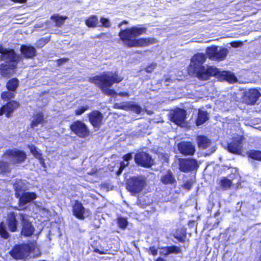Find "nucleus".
<instances>
[{
    "mask_svg": "<svg viewBox=\"0 0 261 261\" xmlns=\"http://www.w3.org/2000/svg\"><path fill=\"white\" fill-rule=\"evenodd\" d=\"M206 57L203 53H196L191 59L189 65L190 71L201 81H207L212 76L216 77L218 81H225L230 84L234 83L238 80L233 73L229 71H220L213 66L205 67L203 64L205 62Z\"/></svg>",
    "mask_w": 261,
    "mask_h": 261,
    "instance_id": "obj_1",
    "label": "nucleus"
},
{
    "mask_svg": "<svg viewBox=\"0 0 261 261\" xmlns=\"http://www.w3.org/2000/svg\"><path fill=\"white\" fill-rule=\"evenodd\" d=\"M147 28L142 26H133L121 29L118 33L119 40L127 47H145L154 44L158 40L153 37L136 38L146 34Z\"/></svg>",
    "mask_w": 261,
    "mask_h": 261,
    "instance_id": "obj_2",
    "label": "nucleus"
},
{
    "mask_svg": "<svg viewBox=\"0 0 261 261\" xmlns=\"http://www.w3.org/2000/svg\"><path fill=\"white\" fill-rule=\"evenodd\" d=\"M123 80V77L117 71H105L90 77L89 81L99 88L105 95L111 96L118 95L121 97H128L129 94L127 92L117 93L114 89H110L114 84H118Z\"/></svg>",
    "mask_w": 261,
    "mask_h": 261,
    "instance_id": "obj_3",
    "label": "nucleus"
},
{
    "mask_svg": "<svg viewBox=\"0 0 261 261\" xmlns=\"http://www.w3.org/2000/svg\"><path fill=\"white\" fill-rule=\"evenodd\" d=\"M0 54V60L5 61L0 64V75L2 77L9 78L15 73L21 57L14 49L4 47L2 44Z\"/></svg>",
    "mask_w": 261,
    "mask_h": 261,
    "instance_id": "obj_4",
    "label": "nucleus"
},
{
    "mask_svg": "<svg viewBox=\"0 0 261 261\" xmlns=\"http://www.w3.org/2000/svg\"><path fill=\"white\" fill-rule=\"evenodd\" d=\"M2 157L7 160L11 166H17L25 162L27 159L26 152L16 148L6 149Z\"/></svg>",
    "mask_w": 261,
    "mask_h": 261,
    "instance_id": "obj_5",
    "label": "nucleus"
},
{
    "mask_svg": "<svg viewBox=\"0 0 261 261\" xmlns=\"http://www.w3.org/2000/svg\"><path fill=\"white\" fill-rule=\"evenodd\" d=\"M34 251V246L29 243H23L14 245L9 253L14 259L22 260L27 259Z\"/></svg>",
    "mask_w": 261,
    "mask_h": 261,
    "instance_id": "obj_6",
    "label": "nucleus"
},
{
    "mask_svg": "<svg viewBox=\"0 0 261 261\" xmlns=\"http://www.w3.org/2000/svg\"><path fill=\"white\" fill-rule=\"evenodd\" d=\"M146 186V179L143 176L130 177L126 182V188L132 194L141 192Z\"/></svg>",
    "mask_w": 261,
    "mask_h": 261,
    "instance_id": "obj_7",
    "label": "nucleus"
},
{
    "mask_svg": "<svg viewBox=\"0 0 261 261\" xmlns=\"http://www.w3.org/2000/svg\"><path fill=\"white\" fill-rule=\"evenodd\" d=\"M19 86V81L17 77H12L9 79L6 83L5 87L6 91H3L1 93V98L3 101H8L15 97L17 89Z\"/></svg>",
    "mask_w": 261,
    "mask_h": 261,
    "instance_id": "obj_8",
    "label": "nucleus"
},
{
    "mask_svg": "<svg viewBox=\"0 0 261 261\" xmlns=\"http://www.w3.org/2000/svg\"><path fill=\"white\" fill-rule=\"evenodd\" d=\"M69 128L71 132L81 138H87L90 135V131L86 124L80 120L72 122Z\"/></svg>",
    "mask_w": 261,
    "mask_h": 261,
    "instance_id": "obj_9",
    "label": "nucleus"
},
{
    "mask_svg": "<svg viewBox=\"0 0 261 261\" xmlns=\"http://www.w3.org/2000/svg\"><path fill=\"white\" fill-rule=\"evenodd\" d=\"M134 160L135 163L140 167L149 168L154 164V160L151 155L148 153L140 151L135 154Z\"/></svg>",
    "mask_w": 261,
    "mask_h": 261,
    "instance_id": "obj_10",
    "label": "nucleus"
},
{
    "mask_svg": "<svg viewBox=\"0 0 261 261\" xmlns=\"http://www.w3.org/2000/svg\"><path fill=\"white\" fill-rule=\"evenodd\" d=\"M244 137L241 135H237L232 137L227 143V150L234 154H241L243 150V142Z\"/></svg>",
    "mask_w": 261,
    "mask_h": 261,
    "instance_id": "obj_11",
    "label": "nucleus"
},
{
    "mask_svg": "<svg viewBox=\"0 0 261 261\" xmlns=\"http://www.w3.org/2000/svg\"><path fill=\"white\" fill-rule=\"evenodd\" d=\"M0 107V116L5 115L7 118L11 117L14 112L19 108L20 104L19 101L10 99Z\"/></svg>",
    "mask_w": 261,
    "mask_h": 261,
    "instance_id": "obj_12",
    "label": "nucleus"
},
{
    "mask_svg": "<svg viewBox=\"0 0 261 261\" xmlns=\"http://www.w3.org/2000/svg\"><path fill=\"white\" fill-rule=\"evenodd\" d=\"M187 111L182 108H177L172 110L170 114V120L178 126L184 124L187 119Z\"/></svg>",
    "mask_w": 261,
    "mask_h": 261,
    "instance_id": "obj_13",
    "label": "nucleus"
},
{
    "mask_svg": "<svg viewBox=\"0 0 261 261\" xmlns=\"http://www.w3.org/2000/svg\"><path fill=\"white\" fill-rule=\"evenodd\" d=\"M18 215L22 225L21 234L25 237L31 236L35 231V228L32 223L27 218L25 214L19 213Z\"/></svg>",
    "mask_w": 261,
    "mask_h": 261,
    "instance_id": "obj_14",
    "label": "nucleus"
},
{
    "mask_svg": "<svg viewBox=\"0 0 261 261\" xmlns=\"http://www.w3.org/2000/svg\"><path fill=\"white\" fill-rule=\"evenodd\" d=\"M179 169L184 172H189L197 169L199 165L196 159L186 158L179 159Z\"/></svg>",
    "mask_w": 261,
    "mask_h": 261,
    "instance_id": "obj_15",
    "label": "nucleus"
},
{
    "mask_svg": "<svg viewBox=\"0 0 261 261\" xmlns=\"http://www.w3.org/2000/svg\"><path fill=\"white\" fill-rule=\"evenodd\" d=\"M179 152L185 156H192L195 152V146L190 141H182L177 144Z\"/></svg>",
    "mask_w": 261,
    "mask_h": 261,
    "instance_id": "obj_16",
    "label": "nucleus"
},
{
    "mask_svg": "<svg viewBox=\"0 0 261 261\" xmlns=\"http://www.w3.org/2000/svg\"><path fill=\"white\" fill-rule=\"evenodd\" d=\"M89 122L94 127L99 128L102 124L103 115L98 110H93L88 114Z\"/></svg>",
    "mask_w": 261,
    "mask_h": 261,
    "instance_id": "obj_17",
    "label": "nucleus"
},
{
    "mask_svg": "<svg viewBox=\"0 0 261 261\" xmlns=\"http://www.w3.org/2000/svg\"><path fill=\"white\" fill-rule=\"evenodd\" d=\"M6 222L10 232H14L17 231L18 221L15 212H10L7 214Z\"/></svg>",
    "mask_w": 261,
    "mask_h": 261,
    "instance_id": "obj_18",
    "label": "nucleus"
},
{
    "mask_svg": "<svg viewBox=\"0 0 261 261\" xmlns=\"http://www.w3.org/2000/svg\"><path fill=\"white\" fill-rule=\"evenodd\" d=\"M19 50L21 54V60L22 58L32 59L37 56L35 47L31 45L21 44Z\"/></svg>",
    "mask_w": 261,
    "mask_h": 261,
    "instance_id": "obj_19",
    "label": "nucleus"
},
{
    "mask_svg": "<svg viewBox=\"0 0 261 261\" xmlns=\"http://www.w3.org/2000/svg\"><path fill=\"white\" fill-rule=\"evenodd\" d=\"M37 195L35 192H24L18 198V204L19 206H23L26 204L35 200Z\"/></svg>",
    "mask_w": 261,
    "mask_h": 261,
    "instance_id": "obj_20",
    "label": "nucleus"
},
{
    "mask_svg": "<svg viewBox=\"0 0 261 261\" xmlns=\"http://www.w3.org/2000/svg\"><path fill=\"white\" fill-rule=\"evenodd\" d=\"M72 212L73 215L76 218L80 220H84L85 219V208L80 201L78 200L74 201L72 205Z\"/></svg>",
    "mask_w": 261,
    "mask_h": 261,
    "instance_id": "obj_21",
    "label": "nucleus"
},
{
    "mask_svg": "<svg viewBox=\"0 0 261 261\" xmlns=\"http://www.w3.org/2000/svg\"><path fill=\"white\" fill-rule=\"evenodd\" d=\"M260 96L261 94L257 89H250L246 94V102L249 105H254Z\"/></svg>",
    "mask_w": 261,
    "mask_h": 261,
    "instance_id": "obj_22",
    "label": "nucleus"
},
{
    "mask_svg": "<svg viewBox=\"0 0 261 261\" xmlns=\"http://www.w3.org/2000/svg\"><path fill=\"white\" fill-rule=\"evenodd\" d=\"M27 147L29 149L33 155L39 161L42 167H45V160L43 156L41 151L38 149L34 145H28Z\"/></svg>",
    "mask_w": 261,
    "mask_h": 261,
    "instance_id": "obj_23",
    "label": "nucleus"
},
{
    "mask_svg": "<svg viewBox=\"0 0 261 261\" xmlns=\"http://www.w3.org/2000/svg\"><path fill=\"white\" fill-rule=\"evenodd\" d=\"M187 234V228L185 227H180L175 229L173 236L179 242L184 243L186 241Z\"/></svg>",
    "mask_w": 261,
    "mask_h": 261,
    "instance_id": "obj_24",
    "label": "nucleus"
},
{
    "mask_svg": "<svg viewBox=\"0 0 261 261\" xmlns=\"http://www.w3.org/2000/svg\"><path fill=\"white\" fill-rule=\"evenodd\" d=\"M209 119V114L206 110H199L197 118L195 120V124L199 126L204 123Z\"/></svg>",
    "mask_w": 261,
    "mask_h": 261,
    "instance_id": "obj_25",
    "label": "nucleus"
},
{
    "mask_svg": "<svg viewBox=\"0 0 261 261\" xmlns=\"http://www.w3.org/2000/svg\"><path fill=\"white\" fill-rule=\"evenodd\" d=\"M161 181L164 185H173L176 182V179L170 170H168L166 173L162 175Z\"/></svg>",
    "mask_w": 261,
    "mask_h": 261,
    "instance_id": "obj_26",
    "label": "nucleus"
},
{
    "mask_svg": "<svg viewBox=\"0 0 261 261\" xmlns=\"http://www.w3.org/2000/svg\"><path fill=\"white\" fill-rule=\"evenodd\" d=\"M12 168L7 160H0V174L5 175L11 173Z\"/></svg>",
    "mask_w": 261,
    "mask_h": 261,
    "instance_id": "obj_27",
    "label": "nucleus"
},
{
    "mask_svg": "<svg viewBox=\"0 0 261 261\" xmlns=\"http://www.w3.org/2000/svg\"><path fill=\"white\" fill-rule=\"evenodd\" d=\"M197 143L199 147L206 149L210 146L211 141L205 136H199L197 137Z\"/></svg>",
    "mask_w": 261,
    "mask_h": 261,
    "instance_id": "obj_28",
    "label": "nucleus"
},
{
    "mask_svg": "<svg viewBox=\"0 0 261 261\" xmlns=\"http://www.w3.org/2000/svg\"><path fill=\"white\" fill-rule=\"evenodd\" d=\"M160 249L161 250H166V253H165V255H169L172 253L178 254L181 253L180 248L175 245L162 247Z\"/></svg>",
    "mask_w": 261,
    "mask_h": 261,
    "instance_id": "obj_29",
    "label": "nucleus"
},
{
    "mask_svg": "<svg viewBox=\"0 0 261 261\" xmlns=\"http://www.w3.org/2000/svg\"><path fill=\"white\" fill-rule=\"evenodd\" d=\"M85 22L88 28H96L98 26V20L97 17L92 15L85 19Z\"/></svg>",
    "mask_w": 261,
    "mask_h": 261,
    "instance_id": "obj_30",
    "label": "nucleus"
},
{
    "mask_svg": "<svg viewBox=\"0 0 261 261\" xmlns=\"http://www.w3.org/2000/svg\"><path fill=\"white\" fill-rule=\"evenodd\" d=\"M44 121V116L43 113L39 112L36 114L34 118L31 121L30 125L31 127L37 126L39 124L41 123Z\"/></svg>",
    "mask_w": 261,
    "mask_h": 261,
    "instance_id": "obj_31",
    "label": "nucleus"
},
{
    "mask_svg": "<svg viewBox=\"0 0 261 261\" xmlns=\"http://www.w3.org/2000/svg\"><path fill=\"white\" fill-rule=\"evenodd\" d=\"M219 185L223 190H226L230 188L232 185V181L226 177H222L219 181Z\"/></svg>",
    "mask_w": 261,
    "mask_h": 261,
    "instance_id": "obj_32",
    "label": "nucleus"
},
{
    "mask_svg": "<svg viewBox=\"0 0 261 261\" xmlns=\"http://www.w3.org/2000/svg\"><path fill=\"white\" fill-rule=\"evenodd\" d=\"M247 155L249 158L254 160L261 161V151L255 149H251L247 152Z\"/></svg>",
    "mask_w": 261,
    "mask_h": 261,
    "instance_id": "obj_33",
    "label": "nucleus"
},
{
    "mask_svg": "<svg viewBox=\"0 0 261 261\" xmlns=\"http://www.w3.org/2000/svg\"><path fill=\"white\" fill-rule=\"evenodd\" d=\"M56 23V26L61 27L64 22V20L67 18L65 16H59L58 14H54L50 17Z\"/></svg>",
    "mask_w": 261,
    "mask_h": 261,
    "instance_id": "obj_34",
    "label": "nucleus"
},
{
    "mask_svg": "<svg viewBox=\"0 0 261 261\" xmlns=\"http://www.w3.org/2000/svg\"><path fill=\"white\" fill-rule=\"evenodd\" d=\"M227 49L225 48H222L219 50H218L217 49L214 60H223L227 56Z\"/></svg>",
    "mask_w": 261,
    "mask_h": 261,
    "instance_id": "obj_35",
    "label": "nucleus"
},
{
    "mask_svg": "<svg viewBox=\"0 0 261 261\" xmlns=\"http://www.w3.org/2000/svg\"><path fill=\"white\" fill-rule=\"evenodd\" d=\"M50 36L40 38L36 42L35 45L36 47L38 48H41L43 47L50 41Z\"/></svg>",
    "mask_w": 261,
    "mask_h": 261,
    "instance_id": "obj_36",
    "label": "nucleus"
},
{
    "mask_svg": "<svg viewBox=\"0 0 261 261\" xmlns=\"http://www.w3.org/2000/svg\"><path fill=\"white\" fill-rule=\"evenodd\" d=\"M217 48V46H212L206 48V54L210 59L215 60Z\"/></svg>",
    "mask_w": 261,
    "mask_h": 261,
    "instance_id": "obj_37",
    "label": "nucleus"
},
{
    "mask_svg": "<svg viewBox=\"0 0 261 261\" xmlns=\"http://www.w3.org/2000/svg\"><path fill=\"white\" fill-rule=\"evenodd\" d=\"M141 110V107L139 105L132 102L127 103V111H132L137 114H140Z\"/></svg>",
    "mask_w": 261,
    "mask_h": 261,
    "instance_id": "obj_38",
    "label": "nucleus"
},
{
    "mask_svg": "<svg viewBox=\"0 0 261 261\" xmlns=\"http://www.w3.org/2000/svg\"><path fill=\"white\" fill-rule=\"evenodd\" d=\"M0 236L4 239H7L10 237L3 221L0 222Z\"/></svg>",
    "mask_w": 261,
    "mask_h": 261,
    "instance_id": "obj_39",
    "label": "nucleus"
},
{
    "mask_svg": "<svg viewBox=\"0 0 261 261\" xmlns=\"http://www.w3.org/2000/svg\"><path fill=\"white\" fill-rule=\"evenodd\" d=\"M117 224L119 228L124 229L128 225V221L126 218L122 216H119L117 219Z\"/></svg>",
    "mask_w": 261,
    "mask_h": 261,
    "instance_id": "obj_40",
    "label": "nucleus"
},
{
    "mask_svg": "<svg viewBox=\"0 0 261 261\" xmlns=\"http://www.w3.org/2000/svg\"><path fill=\"white\" fill-rule=\"evenodd\" d=\"M157 67V63L155 62H152L148 64L144 68V71L147 73H151Z\"/></svg>",
    "mask_w": 261,
    "mask_h": 261,
    "instance_id": "obj_41",
    "label": "nucleus"
},
{
    "mask_svg": "<svg viewBox=\"0 0 261 261\" xmlns=\"http://www.w3.org/2000/svg\"><path fill=\"white\" fill-rule=\"evenodd\" d=\"M14 189L15 192V196L17 199H18L24 192L22 187L20 185H16L14 186Z\"/></svg>",
    "mask_w": 261,
    "mask_h": 261,
    "instance_id": "obj_42",
    "label": "nucleus"
},
{
    "mask_svg": "<svg viewBox=\"0 0 261 261\" xmlns=\"http://www.w3.org/2000/svg\"><path fill=\"white\" fill-rule=\"evenodd\" d=\"M89 109V107L88 105L81 106L79 107L74 111V114L75 115H80L88 110Z\"/></svg>",
    "mask_w": 261,
    "mask_h": 261,
    "instance_id": "obj_43",
    "label": "nucleus"
},
{
    "mask_svg": "<svg viewBox=\"0 0 261 261\" xmlns=\"http://www.w3.org/2000/svg\"><path fill=\"white\" fill-rule=\"evenodd\" d=\"M100 21L101 23V25L103 27L108 28L111 26V22L108 18L105 17H101Z\"/></svg>",
    "mask_w": 261,
    "mask_h": 261,
    "instance_id": "obj_44",
    "label": "nucleus"
},
{
    "mask_svg": "<svg viewBox=\"0 0 261 261\" xmlns=\"http://www.w3.org/2000/svg\"><path fill=\"white\" fill-rule=\"evenodd\" d=\"M193 182L192 180H187L182 185V187L187 190H190L193 186Z\"/></svg>",
    "mask_w": 261,
    "mask_h": 261,
    "instance_id": "obj_45",
    "label": "nucleus"
},
{
    "mask_svg": "<svg viewBox=\"0 0 261 261\" xmlns=\"http://www.w3.org/2000/svg\"><path fill=\"white\" fill-rule=\"evenodd\" d=\"M133 152H128L125 154H124L122 159H123V161L125 162H129L133 159Z\"/></svg>",
    "mask_w": 261,
    "mask_h": 261,
    "instance_id": "obj_46",
    "label": "nucleus"
},
{
    "mask_svg": "<svg viewBox=\"0 0 261 261\" xmlns=\"http://www.w3.org/2000/svg\"><path fill=\"white\" fill-rule=\"evenodd\" d=\"M129 164V162H125L124 161H121L120 163V166L119 168L118 171L121 172Z\"/></svg>",
    "mask_w": 261,
    "mask_h": 261,
    "instance_id": "obj_47",
    "label": "nucleus"
},
{
    "mask_svg": "<svg viewBox=\"0 0 261 261\" xmlns=\"http://www.w3.org/2000/svg\"><path fill=\"white\" fill-rule=\"evenodd\" d=\"M149 254L153 256H156L158 254V249L154 246H151L149 248Z\"/></svg>",
    "mask_w": 261,
    "mask_h": 261,
    "instance_id": "obj_48",
    "label": "nucleus"
},
{
    "mask_svg": "<svg viewBox=\"0 0 261 261\" xmlns=\"http://www.w3.org/2000/svg\"><path fill=\"white\" fill-rule=\"evenodd\" d=\"M68 58H63L61 59H57L56 60V63L58 66H60L63 63H65L68 61Z\"/></svg>",
    "mask_w": 261,
    "mask_h": 261,
    "instance_id": "obj_49",
    "label": "nucleus"
},
{
    "mask_svg": "<svg viewBox=\"0 0 261 261\" xmlns=\"http://www.w3.org/2000/svg\"><path fill=\"white\" fill-rule=\"evenodd\" d=\"M114 108L118 109H121L127 111V104L119 106L117 103L115 104Z\"/></svg>",
    "mask_w": 261,
    "mask_h": 261,
    "instance_id": "obj_50",
    "label": "nucleus"
},
{
    "mask_svg": "<svg viewBox=\"0 0 261 261\" xmlns=\"http://www.w3.org/2000/svg\"><path fill=\"white\" fill-rule=\"evenodd\" d=\"M12 208L15 210L17 211H24L26 209L25 207L19 206V205L13 206Z\"/></svg>",
    "mask_w": 261,
    "mask_h": 261,
    "instance_id": "obj_51",
    "label": "nucleus"
},
{
    "mask_svg": "<svg viewBox=\"0 0 261 261\" xmlns=\"http://www.w3.org/2000/svg\"><path fill=\"white\" fill-rule=\"evenodd\" d=\"M242 44V42L240 41H234L232 43L231 45L234 47H237Z\"/></svg>",
    "mask_w": 261,
    "mask_h": 261,
    "instance_id": "obj_52",
    "label": "nucleus"
},
{
    "mask_svg": "<svg viewBox=\"0 0 261 261\" xmlns=\"http://www.w3.org/2000/svg\"><path fill=\"white\" fill-rule=\"evenodd\" d=\"M94 251L96 253H98L99 254H100V255H102V254H106V253L103 251H101V250H100L99 249H95Z\"/></svg>",
    "mask_w": 261,
    "mask_h": 261,
    "instance_id": "obj_53",
    "label": "nucleus"
},
{
    "mask_svg": "<svg viewBox=\"0 0 261 261\" xmlns=\"http://www.w3.org/2000/svg\"><path fill=\"white\" fill-rule=\"evenodd\" d=\"M128 21L124 20L118 24V27L120 28L122 26V25H123L124 24H128Z\"/></svg>",
    "mask_w": 261,
    "mask_h": 261,
    "instance_id": "obj_54",
    "label": "nucleus"
},
{
    "mask_svg": "<svg viewBox=\"0 0 261 261\" xmlns=\"http://www.w3.org/2000/svg\"><path fill=\"white\" fill-rule=\"evenodd\" d=\"M154 261H166L164 258L159 257Z\"/></svg>",
    "mask_w": 261,
    "mask_h": 261,
    "instance_id": "obj_55",
    "label": "nucleus"
},
{
    "mask_svg": "<svg viewBox=\"0 0 261 261\" xmlns=\"http://www.w3.org/2000/svg\"><path fill=\"white\" fill-rule=\"evenodd\" d=\"M107 34L106 33H101L100 34L99 36L98 37H100L101 36H106Z\"/></svg>",
    "mask_w": 261,
    "mask_h": 261,
    "instance_id": "obj_56",
    "label": "nucleus"
},
{
    "mask_svg": "<svg viewBox=\"0 0 261 261\" xmlns=\"http://www.w3.org/2000/svg\"><path fill=\"white\" fill-rule=\"evenodd\" d=\"M162 251L160 252V254H162L164 256H167L168 255H165V253H166V250H162Z\"/></svg>",
    "mask_w": 261,
    "mask_h": 261,
    "instance_id": "obj_57",
    "label": "nucleus"
},
{
    "mask_svg": "<svg viewBox=\"0 0 261 261\" xmlns=\"http://www.w3.org/2000/svg\"><path fill=\"white\" fill-rule=\"evenodd\" d=\"M7 0H0V6H2Z\"/></svg>",
    "mask_w": 261,
    "mask_h": 261,
    "instance_id": "obj_58",
    "label": "nucleus"
},
{
    "mask_svg": "<svg viewBox=\"0 0 261 261\" xmlns=\"http://www.w3.org/2000/svg\"><path fill=\"white\" fill-rule=\"evenodd\" d=\"M191 222V223H194V221L193 220L189 221V222H188V224H189Z\"/></svg>",
    "mask_w": 261,
    "mask_h": 261,
    "instance_id": "obj_59",
    "label": "nucleus"
}]
</instances>
